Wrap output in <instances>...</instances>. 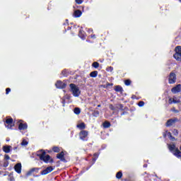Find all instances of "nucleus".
I'll use <instances>...</instances> for the list:
<instances>
[{"instance_id": "obj_1", "label": "nucleus", "mask_w": 181, "mask_h": 181, "mask_svg": "<svg viewBox=\"0 0 181 181\" xmlns=\"http://www.w3.org/2000/svg\"><path fill=\"white\" fill-rule=\"evenodd\" d=\"M37 156L40 158V160L45 162V163H49V162L52 160L50 156H49V154H46V151L43 150L37 151Z\"/></svg>"}, {"instance_id": "obj_2", "label": "nucleus", "mask_w": 181, "mask_h": 181, "mask_svg": "<svg viewBox=\"0 0 181 181\" xmlns=\"http://www.w3.org/2000/svg\"><path fill=\"white\" fill-rule=\"evenodd\" d=\"M69 87L74 97H78L80 95L81 92L80 91V88H78V86H76L74 83H71L69 85Z\"/></svg>"}, {"instance_id": "obj_3", "label": "nucleus", "mask_w": 181, "mask_h": 181, "mask_svg": "<svg viewBox=\"0 0 181 181\" xmlns=\"http://www.w3.org/2000/svg\"><path fill=\"white\" fill-rule=\"evenodd\" d=\"M169 150L173 152V155L177 156V158H181V152L179 151L175 144H170L168 146Z\"/></svg>"}, {"instance_id": "obj_4", "label": "nucleus", "mask_w": 181, "mask_h": 181, "mask_svg": "<svg viewBox=\"0 0 181 181\" xmlns=\"http://www.w3.org/2000/svg\"><path fill=\"white\" fill-rule=\"evenodd\" d=\"M173 57L177 60V62H181V47L180 46H177L175 47V54H174Z\"/></svg>"}, {"instance_id": "obj_5", "label": "nucleus", "mask_w": 181, "mask_h": 181, "mask_svg": "<svg viewBox=\"0 0 181 181\" xmlns=\"http://www.w3.org/2000/svg\"><path fill=\"white\" fill-rule=\"evenodd\" d=\"M168 103L169 104H180L181 103L180 97H176V96H173V98L169 97Z\"/></svg>"}, {"instance_id": "obj_6", "label": "nucleus", "mask_w": 181, "mask_h": 181, "mask_svg": "<svg viewBox=\"0 0 181 181\" xmlns=\"http://www.w3.org/2000/svg\"><path fill=\"white\" fill-rule=\"evenodd\" d=\"M170 84H175L176 83V74L173 72L170 74L169 79H168Z\"/></svg>"}, {"instance_id": "obj_7", "label": "nucleus", "mask_w": 181, "mask_h": 181, "mask_svg": "<svg viewBox=\"0 0 181 181\" xmlns=\"http://www.w3.org/2000/svg\"><path fill=\"white\" fill-rule=\"evenodd\" d=\"M88 136V132L86 130H82L79 133V138L82 141H85L86 138Z\"/></svg>"}, {"instance_id": "obj_8", "label": "nucleus", "mask_w": 181, "mask_h": 181, "mask_svg": "<svg viewBox=\"0 0 181 181\" xmlns=\"http://www.w3.org/2000/svg\"><path fill=\"white\" fill-rule=\"evenodd\" d=\"M179 122V119L178 118H173V119H168L166 122V127H170L172 125H173L174 124H176V122Z\"/></svg>"}, {"instance_id": "obj_9", "label": "nucleus", "mask_w": 181, "mask_h": 181, "mask_svg": "<svg viewBox=\"0 0 181 181\" xmlns=\"http://www.w3.org/2000/svg\"><path fill=\"white\" fill-rule=\"evenodd\" d=\"M55 86L57 88H66V86L67 84L66 82H62V81H58L56 83Z\"/></svg>"}, {"instance_id": "obj_10", "label": "nucleus", "mask_w": 181, "mask_h": 181, "mask_svg": "<svg viewBox=\"0 0 181 181\" xmlns=\"http://www.w3.org/2000/svg\"><path fill=\"white\" fill-rule=\"evenodd\" d=\"M172 93H173V94H177V93H180L181 92V85L178 84L176 86L173 87L171 89Z\"/></svg>"}, {"instance_id": "obj_11", "label": "nucleus", "mask_w": 181, "mask_h": 181, "mask_svg": "<svg viewBox=\"0 0 181 181\" xmlns=\"http://www.w3.org/2000/svg\"><path fill=\"white\" fill-rule=\"evenodd\" d=\"M54 168H53L52 166H49L45 170H42L41 172V175H48V173H51V172H53Z\"/></svg>"}, {"instance_id": "obj_12", "label": "nucleus", "mask_w": 181, "mask_h": 181, "mask_svg": "<svg viewBox=\"0 0 181 181\" xmlns=\"http://www.w3.org/2000/svg\"><path fill=\"white\" fill-rule=\"evenodd\" d=\"M14 169H15L16 172H17V173H21V172H22V164L21 163H17L14 166Z\"/></svg>"}, {"instance_id": "obj_13", "label": "nucleus", "mask_w": 181, "mask_h": 181, "mask_svg": "<svg viewBox=\"0 0 181 181\" xmlns=\"http://www.w3.org/2000/svg\"><path fill=\"white\" fill-rule=\"evenodd\" d=\"M11 149H12L11 146H3V151L5 153H9L11 152Z\"/></svg>"}, {"instance_id": "obj_14", "label": "nucleus", "mask_w": 181, "mask_h": 181, "mask_svg": "<svg viewBox=\"0 0 181 181\" xmlns=\"http://www.w3.org/2000/svg\"><path fill=\"white\" fill-rule=\"evenodd\" d=\"M81 13H82L81 11L76 10L74 13V18H80V16H81Z\"/></svg>"}, {"instance_id": "obj_15", "label": "nucleus", "mask_w": 181, "mask_h": 181, "mask_svg": "<svg viewBox=\"0 0 181 181\" xmlns=\"http://www.w3.org/2000/svg\"><path fill=\"white\" fill-rule=\"evenodd\" d=\"M57 158L61 160H64V153L62 151L61 153L57 155Z\"/></svg>"}, {"instance_id": "obj_16", "label": "nucleus", "mask_w": 181, "mask_h": 181, "mask_svg": "<svg viewBox=\"0 0 181 181\" xmlns=\"http://www.w3.org/2000/svg\"><path fill=\"white\" fill-rule=\"evenodd\" d=\"M12 122H13V119H12V118L6 119V124H8V126H7V128H10L9 125H10V127H12Z\"/></svg>"}, {"instance_id": "obj_17", "label": "nucleus", "mask_w": 181, "mask_h": 181, "mask_svg": "<svg viewBox=\"0 0 181 181\" xmlns=\"http://www.w3.org/2000/svg\"><path fill=\"white\" fill-rule=\"evenodd\" d=\"M19 129H28V124H23V123H20L19 126H18Z\"/></svg>"}, {"instance_id": "obj_18", "label": "nucleus", "mask_w": 181, "mask_h": 181, "mask_svg": "<svg viewBox=\"0 0 181 181\" xmlns=\"http://www.w3.org/2000/svg\"><path fill=\"white\" fill-rule=\"evenodd\" d=\"M77 128H79V129H86V124L84 122H81L77 124Z\"/></svg>"}, {"instance_id": "obj_19", "label": "nucleus", "mask_w": 181, "mask_h": 181, "mask_svg": "<svg viewBox=\"0 0 181 181\" xmlns=\"http://www.w3.org/2000/svg\"><path fill=\"white\" fill-rule=\"evenodd\" d=\"M74 112L76 115H80V113L81 112V110H80L79 107H75L74 110Z\"/></svg>"}, {"instance_id": "obj_20", "label": "nucleus", "mask_w": 181, "mask_h": 181, "mask_svg": "<svg viewBox=\"0 0 181 181\" xmlns=\"http://www.w3.org/2000/svg\"><path fill=\"white\" fill-rule=\"evenodd\" d=\"M98 74V71H94L90 74V77H97Z\"/></svg>"}, {"instance_id": "obj_21", "label": "nucleus", "mask_w": 181, "mask_h": 181, "mask_svg": "<svg viewBox=\"0 0 181 181\" xmlns=\"http://www.w3.org/2000/svg\"><path fill=\"white\" fill-rule=\"evenodd\" d=\"M115 90L117 92H121V91H122V87H121L120 86H116L115 87Z\"/></svg>"}, {"instance_id": "obj_22", "label": "nucleus", "mask_w": 181, "mask_h": 181, "mask_svg": "<svg viewBox=\"0 0 181 181\" xmlns=\"http://www.w3.org/2000/svg\"><path fill=\"white\" fill-rule=\"evenodd\" d=\"M104 128H110L111 127V124L109 122H105L103 123Z\"/></svg>"}, {"instance_id": "obj_23", "label": "nucleus", "mask_w": 181, "mask_h": 181, "mask_svg": "<svg viewBox=\"0 0 181 181\" xmlns=\"http://www.w3.org/2000/svg\"><path fill=\"white\" fill-rule=\"evenodd\" d=\"M92 66L95 69H98V67H100V64L97 62H95L93 63Z\"/></svg>"}, {"instance_id": "obj_24", "label": "nucleus", "mask_w": 181, "mask_h": 181, "mask_svg": "<svg viewBox=\"0 0 181 181\" xmlns=\"http://www.w3.org/2000/svg\"><path fill=\"white\" fill-rule=\"evenodd\" d=\"M35 170H37V168H33L30 171L27 173V176H30V175H32Z\"/></svg>"}, {"instance_id": "obj_25", "label": "nucleus", "mask_w": 181, "mask_h": 181, "mask_svg": "<svg viewBox=\"0 0 181 181\" xmlns=\"http://www.w3.org/2000/svg\"><path fill=\"white\" fill-rule=\"evenodd\" d=\"M117 179H121L122 177V172L119 171L116 175Z\"/></svg>"}, {"instance_id": "obj_26", "label": "nucleus", "mask_w": 181, "mask_h": 181, "mask_svg": "<svg viewBox=\"0 0 181 181\" xmlns=\"http://www.w3.org/2000/svg\"><path fill=\"white\" fill-rule=\"evenodd\" d=\"M28 142L26 140L23 139V141L21 142V146H28Z\"/></svg>"}, {"instance_id": "obj_27", "label": "nucleus", "mask_w": 181, "mask_h": 181, "mask_svg": "<svg viewBox=\"0 0 181 181\" xmlns=\"http://www.w3.org/2000/svg\"><path fill=\"white\" fill-rule=\"evenodd\" d=\"M52 151H54V152L58 153V152H60V148L57 146H54V147H53Z\"/></svg>"}, {"instance_id": "obj_28", "label": "nucleus", "mask_w": 181, "mask_h": 181, "mask_svg": "<svg viewBox=\"0 0 181 181\" xmlns=\"http://www.w3.org/2000/svg\"><path fill=\"white\" fill-rule=\"evenodd\" d=\"M171 111L174 112L175 114H178L179 110H176V107H172Z\"/></svg>"}, {"instance_id": "obj_29", "label": "nucleus", "mask_w": 181, "mask_h": 181, "mask_svg": "<svg viewBox=\"0 0 181 181\" xmlns=\"http://www.w3.org/2000/svg\"><path fill=\"white\" fill-rule=\"evenodd\" d=\"M113 70H114V68H113L112 66H108V67L106 69V71L112 72Z\"/></svg>"}, {"instance_id": "obj_30", "label": "nucleus", "mask_w": 181, "mask_h": 181, "mask_svg": "<svg viewBox=\"0 0 181 181\" xmlns=\"http://www.w3.org/2000/svg\"><path fill=\"white\" fill-rule=\"evenodd\" d=\"M124 84L126 86H130L131 85V81L129 79H127L124 81Z\"/></svg>"}, {"instance_id": "obj_31", "label": "nucleus", "mask_w": 181, "mask_h": 181, "mask_svg": "<svg viewBox=\"0 0 181 181\" xmlns=\"http://www.w3.org/2000/svg\"><path fill=\"white\" fill-rule=\"evenodd\" d=\"M139 107H144V105H145V103L144 101H140L138 103Z\"/></svg>"}, {"instance_id": "obj_32", "label": "nucleus", "mask_w": 181, "mask_h": 181, "mask_svg": "<svg viewBox=\"0 0 181 181\" xmlns=\"http://www.w3.org/2000/svg\"><path fill=\"white\" fill-rule=\"evenodd\" d=\"M173 134V135L177 136L179 134V131H177V129H174Z\"/></svg>"}, {"instance_id": "obj_33", "label": "nucleus", "mask_w": 181, "mask_h": 181, "mask_svg": "<svg viewBox=\"0 0 181 181\" xmlns=\"http://www.w3.org/2000/svg\"><path fill=\"white\" fill-rule=\"evenodd\" d=\"M4 159L6 160H9L11 159V157L8 154L4 155Z\"/></svg>"}, {"instance_id": "obj_34", "label": "nucleus", "mask_w": 181, "mask_h": 181, "mask_svg": "<svg viewBox=\"0 0 181 181\" xmlns=\"http://www.w3.org/2000/svg\"><path fill=\"white\" fill-rule=\"evenodd\" d=\"M75 2H76L78 5H81V4H83V0H75Z\"/></svg>"}, {"instance_id": "obj_35", "label": "nucleus", "mask_w": 181, "mask_h": 181, "mask_svg": "<svg viewBox=\"0 0 181 181\" xmlns=\"http://www.w3.org/2000/svg\"><path fill=\"white\" fill-rule=\"evenodd\" d=\"M11 93V88H8L6 89V94H9Z\"/></svg>"}, {"instance_id": "obj_36", "label": "nucleus", "mask_w": 181, "mask_h": 181, "mask_svg": "<svg viewBox=\"0 0 181 181\" xmlns=\"http://www.w3.org/2000/svg\"><path fill=\"white\" fill-rule=\"evenodd\" d=\"M167 136H168L169 139H170V138H172V133L167 132Z\"/></svg>"}, {"instance_id": "obj_37", "label": "nucleus", "mask_w": 181, "mask_h": 181, "mask_svg": "<svg viewBox=\"0 0 181 181\" xmlns=\"http://www.w3.org/2000/svg\"><path fill=\"white\" fill-rule=\"evenodd\" d=\"M8 162H5V163H4V168H8Z\"/></svg>"}, {"instance_id": "obj_38", "label": "nucleus", "mask_w": 181, "mask_h": 181, "mask_svg": "<svg viewBox=\"0 0 181 181\" xmlns=\"http://www.w3.org/2000/svg\"><path fill=\"white\" fill-rule=\"evenodd\" d=\"M175 137H173V136H171V137H170V141H175Z\"/></svg>"}, {"instance_id": "obj_39", "label": "nucleus", "mask_w": 181, "mask_h": 181, "mask_svg": "<svg viewBox=\"0 0 181 181\" xmlns=\"http://www.w3.org/2000/svg\"><path fill=\"white\" fill-rule=\"evenodd\" d=\"M175 137H173V136H171V137H170V141H175Z\"/></svg>"}, {"instance_id": "obj_40", "label": "nucleus", "mask_w": 181, "mask_h": 181, "mask_svg": "<svg viewBox=\"0 0 181 181\" xmlns=\"http://www.w3.org/2000/svg\"><path fill=\"white\" fill-rule=\"evenodd\" d=\"M110 110H114V106L112 105H110Z\"/></svg>"}, {"instance_id": "obj_41", "label": "nucleus", "mask_w": 181, "mask_h": 181, "mask_svg": "<svg viewBox=\"0 0 181 181\" xmlns=\"http://www.w3.org/2000/svg\"><path fill=\"white\" fill-rule=\"evenodd\" d=\"M95 114L96 115H98L100 114V112H98V111H96V112H95Z\"/></svg>"}, {"instance_id": "obj_42", "label": "nucleus", "mask_w": 181, "mask_h": 181, "mask_svg": "<svg viewBox=\"0 0 181 181\" xmlns=\"http://www.w3.org/2000/svg\"><path fill=\"white\" fill-rule=\"evenodd\" d=\"M98 107H101V105H98Z\"/></svg>"}, {"instance_id": "obj_43", "label": "nucleus", "mask_w": 181, "mask_h": 181, "mask_svg": "<svg viewBox=\"0 0 181 181\" xmlns=\"http://www.w3.org/2000/svg\"><path fill=\"white\" fill-rule=\"evenodd\" d=\"M109 86H112V83H111V84H109Z\"/></svg>"}]
</instances>
